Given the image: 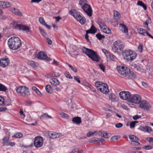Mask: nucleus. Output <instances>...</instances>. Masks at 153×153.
Here are the masks:
<instances>
[{
	"label": "nucleus",
	"mask_w": 153,
	"mask_h": 153,
	"mask_svg": "<svg viewBox=\"0 0 153 153\" xmlns=\"http://www.w3.org/2000/svg\"><path fill=\"white\" fill-rule=\"evenodd\" d=\"M8 45L10 49L16 50L21 46L22 43L21 40L19 38L13 36L8 39Z\"/></svg>",
	"instance_id": "nucleus-1"
},
{
	"label": "nucleus",
	"mask_w": 153,
	"mask_h": 153,
	"mask_svg": "<svg viewBox=\"0 0 153 153\" xmlns=\"http://www.w3.org/2000/svg\"><path fill=\"white\" fill-rule=\"evenodd\" d=\"M122 54L124 59L130 62L135 59L137 55V53L130 50H125Z\"/></svg>",
	"instance_id": "nucleus-2"
},
{
	"label": "nucleus",
	"mask_w": 153,
	"mask_h": 153,
	"mask_svg": "<svg viewBox=\"0 0 153 153\" xmlns=\"http://www.w3.org/2000/svg\"><path fill=\"white\" fill-rule=\"evenodd\" d=\"M85 0H79V4L81 6V8L84 11L88 16H92V10L91 6L87 3Z\"/></svg>",
	"instance_id": "nucleus-3"
},
{
	"label": "nucleus",
	"mask_w": 153,
	"mask_h": 153,
	"mask_svg": "<svg viewBox=\"0 0 153 153\" xmlns=\"http://www.w3.org/2000/svg\"><path fill=\"white\" fill-rule=\"evenodd\" d=\"M82 50L83 53L86 54L93 60L97 62L99 61L98 56L96 52L84 46L83 47Z\"/></svg>",
	"instance_id": "nucleus-4"
},
{
	"label": "nucleus",
	"mask_w": 153,
	"mask_h": 153,
	"mask_svg": "<svg viewBox=\"0 0 153 153\" xmlns=\"http://www.w3.org/2000/svg\"><path fill=\"white\" fill-rule=\"evenodd\" d=\"M95 85L98 91L104 94H107L109 91L108 85L105 83L98 81L95 82Z\"/></svg>",
	"instance_id": "nucleus-5"
},
{
	"label": "nucleus",
	"mask_w": 153,
	"mask_h": 153,
	"mask_svg": "<svg viewBox=\"0 0 153 153\" xmlns=\"http://www.w3.org/2000/svg\"><path fill=\"white\" fill-rule=\"evenodd\" d=\"M70 14L74 17L81 24H84L85 22V19L84 17L80 14V13L75 10L70 11Z\"/></svg>",
	"instance_id": "nucleus-6"
},
{
	"label": "nucleus",
	"mask_w": 153,
	"mask_h": 153,
	"mask_svg": "<svg viewBox=\"0 0 153 153\" xmlns=\"http://www.w3.org/2000/svg\"><path fill=\"white\" fill-rule=\"evenodd\" d=\"M124 47V44L120 41L118 40L114 43L112 50L114 53H118L119 52V51H121L123 50Z\"/></svg>",
	"instance_id": "nucleus-7"
},
{
	"label": "nucleus",
	"mask_w": 153,
	"mask_h": 153,
	"mask_svg": "<svg viewBox=\"0 0 153 153\" xmlns=\"http://www.w3.org/2000/svg\"><path fill=\"white\" fill-rule=\"evenodd\" d=\"M117 69L118 73L119 74L126 78V76L129 77L127 74L130 71V69L129 68L123 66H121L119 65L117 67Z\"/></svg>",
	"instance_id": "nucleus-8"
},
{
	"label": "nucleus",
	"mask_w": 153,
	"mask_h": 153,
	"mask_svg": "<svg viewBox=\"0 0 153 153\" xmlns=\"http://www.w3.org/2000/svg\"><path fill=\"white\" fill-rule=\"evenodd\" d=\"M16 91L18 94H20L21 95L24 96L30 95L27 88L25 86H19L16 89Z\"/></svg>",
	"instance_id": "nucleus-9"
},
{
	"label": "nucleus",
	"mask_w": 153,
	"mask_h": 153,
	"mask_svg": "<svg viewBox=\"0 0 153 153\" xmlns=\"http://www.w3.org/2000/svg\"><path fill=\"white\" fill-rule=\"evenodd\" d=\"M131 95L128 91H122L120 92L119 96L123 100H127L129 102Z\"/></svg>",
	"instance_id": "nucleus-10"
},
{
	"label": "nucleus",
	"mask_w": 153,
	"mask_h": 153,
	"mask_svg": "<svg viewBox=\"0 0 153 153\" xmlns=\"http://www.w3.org/2000/svg\"><path fill=\"white\" fill-rule=\"evenodd\" d=\"M141 101V97L139 95L135 94L131 95L129 102L135 104H139Z\"/></svg>",
	"instance_id": "nucleus-11"
},
{
	"label": "nucleus",
	"mask_w": 153,
	"mask_h": 153,
	"mask_svg": "<svg viewBox=\"0 0 153 153\" xmlns=\"http://www.w3.org/2000/svg\"><path fill=\"white\" fill-rule=\"evenodd\" d=\"M140 108L144 110L149 111L151 108L149 103L145 100H143L140 105Z\"/></svg>",
	"instance_id": "nucleus-12"
},
{
	"label": "nucleus",
	"mask_w": 153,
	"mask_h": 153,
	"mask_svg": "<svg viewBox=\"0 0 153 153\" xmlns=\"http://www.w3.org/2000/svg\"><path fill=\"white\" fill-rule=\"evenodd\" d=\"M43 144V139L41 136L36 137L34 142V145L36 147L39 148Z\"/></svg>",
	"instance_id": "nucleus-13"
},
{
	"label": "nucleus",
	"mask_w": 153,
	"mask_h": 153,
	"mask_svg": "<svg viewBox=\"0 0 153 153\" xmlns=\"http://www.w3.org/2000/svg\"><path fill=\"white\" fill-rule=\"evenodd\" d=\"M129 138L131 141V145L137 146L140 145V144L138 142L139 139L135 135L131 134L129 135Z\"/></svg>",
	"instance_id": "nucleus-14"
},
{
	"label": "nucleus",
	"mask_w": 153,
	"mask_h": 153,
	"mask_svg": "<svg viewBox=\"0 0 153 153\" xmlns=\"http://www.w3.org/2000/svg\"><path fill=\"white\" fill-rule=\"evenodd\" d=\"M37 58L39 59L45 60L47 61H49L51 59L48 57L46 53L42 51L40 52L37 55Z\"/></svg>",
	"instance_id": "nucleus-15"
},
{
	"label": "nucleus",
	"mask_w": 153,
	"mask_h": 153,
	"mask_svg": "<svg viewBox=\"0 0 153 153\" xmlns=\"http://www.w3.org/2000/svg\"><path fill=\"white\" fill-rule=\"evenodd\" d=\"M14 28L18 30L25 31L26 32L30 31V28L28 26L22 24H16Z\"/></svg>",
	"instance_id": "nucleus-16"
},
{
	"label": "nucleus",
	"mask_w": 153,
	"mask_h": 153,
	"mask_svg": "<svg viewBox=\"0 0 153 153\" xmlns=\"http://www.w3.org/2000/svg\"><path fill=\"white\" fill-rule=\"evenodd\" d=\"M97 31V29L95 28V27L92 25L91 28L88 30L86 31V34L85 36V39L87 40L88 42H90V40L88 39V33H95Z\"/></svg>",
	"instance_id": "nucleus-17"
},
{
	"label": "nucleus",
	"mask_w": 153,
	"mask_h": 153,
	"mask_svg": "<svg viewBox=\"0 0 153 153\" xmlns=\"http://www.w3.org/2000/svg\"><path fill=\"white\" fill-rule=\"evenodd\" d=\"M10 63V60L8 58L4 57L0 60V66L5 68L8 66Z\"/></svg>",
	"instance_id": "nucleus-18"
},
{
	"label": "nucleus",
	"mask_w": 153,
	"mask_h": 153,
	"mask_svg": "<svg viewBox=\"0 0 153 153\" xmlns=\"http://www.w3.org/2000/svg\"><path fill=\"white\" fill-rule=\"evenodd\" d=\"M47 134L50 138L52 139L59 138L62 136L61 133H57L52 131H48Z\"/></svg>",
	"instance_id": "nucleus-19"
},
{
	"label": "nucleus",
	"mask_w": 153,
	"mask_h": 153,
	"mask_svg": "<svg viewBox=\"0 0 153 153\" xmlns=\"http://www.w3.org/2000/svg\"><path fill=\"white\" fill-rule=\"evenodd\" d=\"M138 129L144 132L149 133L153 131L152 128L148 126H141L138 128Z\"/></svg>",
	"instance_id": "nucleus-20"
},
{
	"label": "nucleus",
	"mask_w": 153,
	"mask_h": 153,
	"mask_svg": "<svg viewBox=\"0 0 153 153\" xmlns=\"http://www.w3.org/2000/svg\"><path fill=\"white\" fill-rule=\"evenodd\" d=\"M11 4L8 1H0V7L3 8H5L10 7Z\"/></svg>",
	"instance_id": "nucleus-21"
},
{
	"label": "nucleus",
	"mask_w": 153,
	"mask_h": 153,
	"mask_svg": "<svg viewBox=\"0 0 153 153\" xmlns=\"http://www.w3.org/2000/svg\"><path fill=\"white\" fill-rule=\"evenodd\" d=\"M119 28L123 32L125 33H128V30L127 26L124 24L121 23L119 26Z\"/></svg>",
	"instance_id": "nucleus-22"
},
{
	"label": "nucleus",
	"mask_w": 153,
	"mask_h": 153,
	"mask_svg": "<svg viewBox=\"0 0 153 153\" xmlns=\"http://www.w3.org/2000/svg\"><path fill=\"white\" fill-rule=\"evenodd\" d=\"M50 82L52 85L55 86L59 85L60 83L59 81L55 78H52L51 79Z\"/></svg>",
	"instance_id": "nucleus-23"
},
{
	"label": "nucleus",
	"mask_w": 153,
	"mask_h": 153,
	"mask_svg": "<svg viewBox=\"0 0 153 153\" xmlns=\"http://www.w3.org/2000/svg\"><path fill=\"white\" fill-rule=\"evenodd\" d=\"M10 10L16 15L20 16H22V13L18 10L16 9L15 8H10Z\"/></svg>",
	"instance_id": "nucleus-24"
},
{
	"label": "nucleus",
	"mask_w": 153,
	"mask_h": 153,
	"mask_svg": "<svg viewBox=\"0 0 153 153\" xmlns=\"http://www.w3.org/2000/svg\"><path fill=\"white\" fill-rule=\"evenodd\" d=\"M101 30L102 32L110 34L111 33V30L106 25L101 27Z\"/></svg>",
	"instance_id": "nucleus-25"
},
{
	"label": "nucleus",
	"mask_w": 153,
	"mask_h": 153,
	"mask_svg": "<svg viewBox=\"0 0 153 153\" xmlns=\"http://www.w3.org/2000/svg\"><path fill=\"white\" fill-rule=\"evenodd\" d=\"M72 121L74 123L76 124H79L81 122V118L79 117L73 118Z\"/></svg>",
	"instance_id": "nucleus-26"
},
{
	"label": "nucleus",
	"mask_w": 153,
	"mask_h": 153,
	"mask_svg": "<svg viewBox=\"0 0 153 153\" xmlns=\"http://www.w3.org/2000/svg\"><path fill=\"white\" fill-rule=\"evenodd\" d=\"M127 75L129 77L126 76V78H127L130 79L132 78H136V75L132 71H131L130 69L129 72L128 73Z\"/></svg>",
	"instance_id": "nucleus-27"
},
{
	"label": "nucleus",
	"mask_w": 153,
	"mask_h": 153,
	"mask_svg": "<svg viewBox=\"0 0 153 153\" xmlns=\"http://www.w3.org/2000/svg\"><path fill=\"white\" fill-rule=\"evenodd\" d=\"M99 134L100 136L105 138H107L109 137V134L104 131H100L99 133Z\"/></svg>",
	"instance_id": "nucleus-28"
},
{
	"label": "nucleus",
	"mask_w": 153,
	"mask_h": 153,
	"mask_svg": "<svg viewBox=\"0 0 153 153\" xmlns=\"http://www.w3.org/2000/svg\"><path fill=\"white\" fill-rule=\"evenodd\" d=\"M98 24L100 26V29L103 26H105L104 21L101 18H98Z\"/></svg>",
	"instance_id": "nucleus-29"
},
{
	"label": "nucleus",
	"mask_w": 153,
	"mask_h": 153,
	"mask_svg": "<svg viewBox=\"0 0 153 153\" xmlns=\"http://www.w3.org/2000/svg\"><path fill=\"white\" fill-rule=\"evenodd\" d=\"M114 16L117 20L119 19L121 17V15L119 12L117 11H114Z\"/></svg>",
	"instance_id": "nucleus-30"
},
{
	"label": "nucleus",
	"mask_w": 153,
	"mask_h": 153,
	"mask_svg": "<svg viewBox=\"0 0 153 153\" xmlns=\"http://www.w3.org/2000/svg\"><path fill=\"white\" fill-rule=\"evenodd\" d=\"M28 64L34 68L37 67L38 65L37 63L33 61H29L28 62Z\"/></svg>",
	"instance_id": "nucleus-31"
},
{
	"label": "nucleus",
	"mask_w": 153,
	"mask_h": 153,
	"mask_svg": "<svg viewBox=\"0 0 153 153\" xmlns=\"http://www.w3.org/2000/svg\"><path fill=\"white\" fill-rule=\"evenodd\" d=\"M137 4L138 5L141 6L143 7L145 10H146L147 9V6L142 1H137Z\"/></svg>",
	"instance_id": "nucleus-32"
},
{
	"label": "nucleus",
	"mask_w": 153,
	"mask_h": 153,
	"mask_svg": "<svg viewBox=\"0 0 153 153\" xmlns=\"http://www.w3.org/2000/svg\"><path fill=\"white\" fill-rule=\"evenodd\" d=\"M116 95L114 93H111L109 96V99L111 101H114L116 99Z\"/></svg>",
	"instance_id": "nucleus-33"
},
{
	"label": "nucleus",
	"mask_w": 153,
	"mask_h": 153,
	"mask_svg": "<svg viewBox=\"0 0 153 153\" xmlns=\"http://www.w3.org/2000/svg\"><path fill=\"white\" fill-rule=\"evenodd\" d=\"M147 32L143 28H140L139 29V33L144 36H147Z\"/></svg>",
	"instance_id": "nucleus-34"
},
{
	"label": "nucleus",
	"mask_w": 153,
	"mask_h": 153,
	"mask_svg": "<svg viewBox=\"0 0 153 153\" xmlns=\"http://www.w3.org/2000/svg\"><path fill=\"white\" fill-rule=\"evenodd\" d=\"M41 119H44L46 118H48L49 119H51L52 117L51 116L49 115L48 114L46 113L44 114H43L40 117Z\"/></svg>",
	"instance_id": "nucleus-35"
},
{
	"label": "nucleus",
	"mask_w": 153,
	"mask_h": 153,
	"mask_svg": "<svg viewBox=\"0 0 153 153\" xmlns=\"http://www.w3.org/2000/svg\"><path fill=\"white\" fill-rule=\"evenodd\" d=\"M7 90V88L5 86L1 83L0 84V91H6Z\"/></svg>",
	"instance_id": "nucleus-36"
},
{
	"label": "nucleus",
	"mask_w": 153,
	"mask_h": 153,
	"mask_svg": "<svg viewBox=\"0 0 153 153\" xmlns=\"http://www.w3.org/2000/svg\"><path fill=\"white\" fill-rule=\"evenodd\" d=\"M32 90L34 91L38 95L40 96L41 95V93L40 91L36 87H32Z\"/></svg>",
	"instance_id": "nucleus-37"
},
{
	"label": "nucleus",
	"mask_w": 153,
	"mask_h": 153,
	"mask_svg": "<svg viewBox=\"0 0 153 153\" xmlns=\"http://www.w3.org/2000/svg\"><path fill=\"white\" fill-rule=\"evenodd\" d=\"M138 123V122L137 121H134L131 122L130 124V128L131 129L135 127V125Z\"/></svg>",
	"instance_id": "nucleus-38"
},
{
	"label": "nucleus",
	"mask_w": 153,
	"mask_h": 153,
	"mask_svg": "<svg viewBox=\"0 0 153 153\" xmlns=\"http://www.w3.org/2000/svg\"><path fill=\"white\" fill-rule=\"evenodd\" d=\"M39 30L40 33L43 36L45 37L48 36L47 34L45 32L44 30L41 27H39Z\"/></svg>",
	"instance_id": "nucleus-39"
},
{
	"label": "nucleus",
	"mask_w": 153,
	"mask_h": 153,
	"mask_svg": "<svg viewBox=\"0 0 153 153\" xmlns=\"http://www.w3.org/2000/svg\"><path fill=\"white\" fill-rule=\"evenodd\" d=\"M46 89L47 91L49 93H51L52 92V88L50 85H47L46 86Z\"/></svg>",
	"instance_id": "nucleus-40"
},
{
	"label": "nucleus",
	"mask_w": 153,
	"mask_h": 153,
	"mask_svg": "<svg viewBox=\"0 0 153 153\" xmlns=\"http://www.w3.org/2000/svg\"><path fill=\"white\" fill-rule=\"evenodd\" d=\"M107 58L108 59H110L113 61H115L116 59L112 54L110 53L107 56Z\"/></svg>",
	"instance_id": "nucleus-41"
},
{
	"label": "nucleus",
	"mask_w": 153,
	"mask_h": 153,
	"mask_svg": "<svg viewBox=\"0 0 153 153\" xmlns=\"http://www.w3.org/2000/svg\"><path fill=\"white\" fill-rule=\"evenodd\" d=\"M22 135L21 133H18L13 136L12 137H15L16 138H20L22 137Z\"/></svg>",
	"instance_id": "nucleus-42"
},
{
	"label": "nucleus",
	"mask_w": 153,
	"mask_h": 153,
	"mask_svg": "<svg viewBox=\"0 0 153 153\" xmlns=\"http://www.w3.org/2000/svg\"><path fill=\"white\" fill-rule=\"evenodd\" d=\"M65 77L70 79H72L73 77L71 76L70 73L67 71H66L65 73Z\"/></svg>",
	"instance_id": "nucleus-43"
},
{
	"label": "nucleus",
	"mask_w": 153,
	"mask_h": 153,
	"mask_svg": "<svg viewBox=\"0 0 153 153\" xmlns=\"http://www.w3.org/2000/svg\"><path fill=\"white\" fill-rule=\"evenodd\" d=\"M9 139V138L7 137H5L3 139V144L4 145L6 143H8V141Z\"/></svg>",
	"instance_id": "nucleus-44"
},
{
	"label": "nucleus",
	"mask_w": 153,
	"mask_h": 153,
	"mask_svg": "<svg viewBox=\"0 0 153 153\" xmlns=\"http://www.w3.org/2000/svg\"><path fill=\"white\" fill-rule=\"evenodd\" d=\"M68 67L74 72H76L77 71V69L74 67L72 66L71 65L68 64Z\"/></svg>",
	"instance_id": "nucleus-45"
},
{
	"label": "nucleus",
	"mask_w": 153,
	"mask_h": 153,
	"mask_svg": "<svg viewBox=\"0 0 153 153\" xmlns=\"http://www.w3.org/2000/svg\"><path fill=\"white\" fill-rule=\"evenodd\" d=\"M98 141V138L95 137L92 138L89 140V142L90 143H93Z\"/></svg>",
	"instance_id": "nucleus-46"
},
{
	"label": "nucleus",
	"mask_w": 153,
	"mask_h": 153,
	"mask_svg": "<svg viewBox=\"0 0 153 153\" xmlns=\"http://www.w3.org/2000/svg\"><path fill=\"white\" fill-rule=\"evenodd\" d=\"M46 41L48 45H51L52 43V41L49 38L48 36H46L45 37Z\"/></svg>",
	"instance_id": "nucleus-47"
},
{
	"label": "nucleus",
	"mask_w": 153,
	"mask_h": 153,
	"mask_svg": "<svg viewBox=\"0 0 153 153\" xmlns=\"http://www.w3.org/2000/svg\"><path fill=\"white\" fill-rule=\"evenodd\" d=\"M60 115L61 116V117L63 118L67 119L68 117V115L67 114L64 112H62L61 113H60Z\"/></svg>",
	"instance_id": "nucleus-48"
},
{
	"label": "nucleus",
	"mask_w": 153,
	"mask_h": 153,
	"mask_svg": "<svg viewBox=\"0 0 153 153\" xmlns=\"http://www.w3.org/2000/svg\"><path fill=\"white\" fill-rule=\"evenodd\" d=\"M97 38L99 40H101L102 38H104L105 36L102 35L100 33H98L96 35Z\"/></svg>",
	"instance_id": "nucleus-49"
},
{
	"label": "nucleus",
	"mask_w": 153,
	"mask_h": 153,
	"mask_svg": "<svg viewBox=\"0 0 153 153\" xmlns=\"http://www.w3.org/2000/svg\"><path fill=\"white\" fill-rule=\"evenodd\" d=\"M99 67L100 68L102 71L103 72L105 71V66L103 64H101L99 65Z\"/></svg>",
	"instance_id": "nucleus-50"
},
{
	"label": "nucleus",
	"mask_w": 153,
	"mask_h": 153,
	"mask_svg": "<svg viewBox=\"0 0 153 153\" xmlns=\"http://www.w3.org/2000/svg\"><path fill=\"white\" fill-rule=\"evenodd\" d=\"M39 22L42 24L44 25L46 23L43 17H40L39 18Z\"/></svg>",
	"instance_id": "nucleus-51"
},
{
	"label": "nucleus",
	"mask_w": 153,
	"mask_h": 153,
	"mask_svg": "<svg viewBox=\"0 0 153 153\" xmlns=\"http://www.w3.org/2000/svg\"><path fill=\"white\" fill-rule=\"evenodd\" d=\"M15 143L14 142H9L8 143H6L4 144V145L7 146H13L15 145Z\"/></svg>",
	"instance_id": "nucleus-52"
},
{
	"label": "nucleus",
	"mask_w": 153,
	"mask_h": 153,
	"mask_svg": "<svg viewBox=\"0 0 153 153\" xmlns=\"http://www.w3.org/2000/svg\"><path fill=\"white\" fill-rule=\"evenodd\" d=\"M4 99L1 97H0V105H2L4 104Z\"/></svg>",
	"instance_id": "nucleus-53"
},
{
	"label": "nucleus",
	"mask_w": 153,
	"mask_h": 153,
	"mask_svg": "<svg viewBox=\"0 0 153 153\" xmlns=\"http://www.w3.org/2000/svg\"><path fill=\"white\" fill-rule=\"evenodd\" d=\"M143 45L142 44H140L138 47V51L140 52L143 51Z\"/></svg>",
	"instance_id": "nucleus-54"
},
{
	"label": "nucleus",
	"mask_w": 153,
	"mask_h": 153,
	"mask_svg": "<svg viewBox=\"0 0 153 153\" xmlns=\"http://www.w3.org/2000/svg\"><path fill=\"white\" fill-rule=\"evenodd\" d=\"M74 80L77 81L78 83H81L80 78L78 76H74Z\"/></svg>",
	"instance_id": "nucleus-55"
},
{
	"label": "nucleus",
	"mask_w": 153,
	"mask_h": 153,
	"mask_svg": "<svg viewBox=\"0 0 153 153\" xmlns=\"http://www.w3.org/2000/svg\"><path fill=\"white\" fill-rule=\"evenodd\" d=\"M123 126V124L121 123H119L116 124L115 126L116 128H119L122 127Z\"/></svg>",
	"instance_id": "nucleus-56"
},
{
	"label": "nucleus",
	"mask_w": 153,
	"mask_h": 153,
	"mask_svg": "<svg viewBox=\"0 0 153 153\" xmlns=\"http://www.w3.org/2000/svg\"><path fill=\"white\" fill-rule=\"evenodd\" d=\"M118 136H114L112 137L111 138V140L112 141H114L118 139Z\"/></svg>",
	"instance_id": "nucleus-57"
},
{
	"label": "nucleus",
	"mask_w": 153,
	"mask_h": 153,
	"mask_svg": "<svg viewBox=\"0 0 153 153\" xmlns=\"http://www.w3.org/2000/svg\"><path fill=\"white\" fill-rule=\"evenodd\" d=\"M102 51L106 55V57H107V56L110 53L107 51L105 49H102Z\"/></svg>",
	"instance_id": "nucleus-58"
},
{
	"label": "nucleus",
	"mask_w": 153,
	"mask_h": 153,
	"mask_svg": "<svg viewBox=\"0 0 153 153\" xmlns=\"http://www.w3.org/2000/svg\"><path fill=\"white\" fill-rule=\"evenodd\" d=\"M152 148V146H146L144 147V149L146 150H150Z\"/></svg>",
	"instance_id": "nucleus-59"
},
{
	"label": "nucleus",
	"mask_w": 153,
	"mask_h": 153,
	"mask_svg": "<svg viewBox=\"0 0 153 153\" xmlns=\"http://www.w3.org/2000/svg\"><path fill=\"white\" fill-rule=\"evenodd\" d=\"M141 116L137 114L136 115L133 117V118L134 120H137L138 119L140 118L141 117Z\"/></svg>",
	"instance_id": "nucleus-60"
},
{
	"label": "nucleus",
	"mask_w": 153,
	"mask_h": 153,
	"mask_svg": "<svg viewBox=\"0 0 153 153\" xmlns=\"http://www.w3.org/2000/svg\"><path fill=\"white\" fill-rule=\"evenodd\" d=\"M7 109L6 107H0V112L5 111Z\"/></svg>",
	"instance_id": "nucleus-61"
},
{
	"label": "nucleus",
	"mask_w": 153,
	"mask_h": 153,
	"mask_svg": "<svg viewBox=\"0 0 153 153\" xmlns=\"http://www.w3.org/2000/svg\"><path fill=\"white\" fill-rule=\"evenodd\" d=\"M146 140L149 142H153V137H149L146 138Z\"/></svg>",
	"instance_id": "nucleus-62"
},
{
	"label": "nucleus",
	"mask_w": 153,
	"mask_h": 153,
	"mask_svg": "<svg viewBox=\"0 0 153 153\" xmlns=\"http://www.w3.org/2000/svg\"><path fill=\"white\" fill-rule=\"evenodd\" d=\"M94 133V132L91 131H89L87 133V135L88 137H89L91 135H93Z\"/></svg>",
	"instance_id": "nucleus-63"
},
{
	"label": "nucleus",
	"mask_w": 153,
	"mask_h": 153,
	"mask_svg": "<svg viewBox=\"0 0 153 153\" xmlns=\"http://www.w3.org/2000/svg\"><path fill=\"white\" fill-rule=\"evenodd\" d=\"M122 108L123 109H124L125 110H128V107L126 105H125V104H123L122 105Z\"/></svg>",
	"instance_id": "nucleus-64"
}]
</instances>
